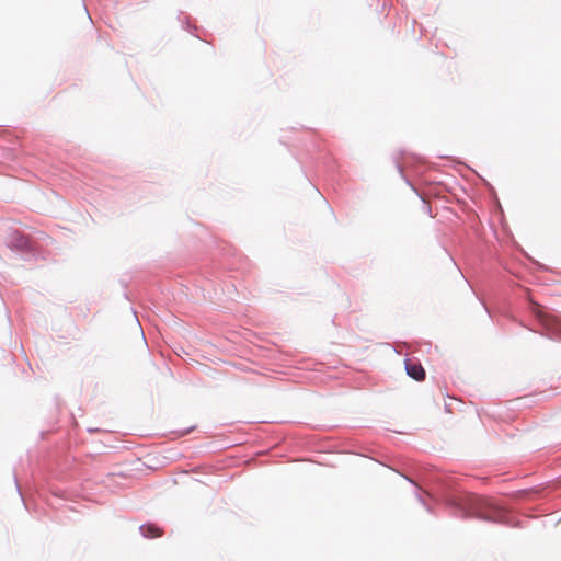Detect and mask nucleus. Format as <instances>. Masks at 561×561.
Masks as SVG:
<instances>
[{
  "label": "nucleus",
  "instance_id": "obj_1",
  "mask_svg": "<svg viewBox=\"0 0 561 561\" xmlns=\"http://www.w3.org/2000/svg\"><path fill=\"white\" fill-rule=\"evenodd\" d=\"M405 370L407 374L416 381H422L425 379V370L423 366L414 358L405 359Z\"/></svg>",
  "mask_w": 561,
  "mask_h": 561
},
{
  "label": "nucleus",
  "instance_id": "obj_2",
  "mask_svg": "<svg viewBox=\"0 0 561 561\" xmlns=\"http://www.w3.org/2000/svg\"><path fill=\"white\" fill-rule=\"evenodd\" d=\"M140 533L146 538H158L163 535V530L158 527L156 524H146L140 526Z\"/></svg>",
  "mask_w": 561,
  "mask_h": 561
},
{
  "label": "nucleus",
  "instance_id": "obj_3",
  "mask_svg": "<svg viewBox=\"0 0 561 561\" xmlns=\"http://www.w3.org/2000/svg\"><path fill=\"white\" fill-rule=\"evenodd\" d=\"M531 309L536 314L540 316V305L534 302Z\"/></svg>",
  "mask_w": 561,
  "mask_h": 561
}]
</instances>
